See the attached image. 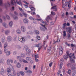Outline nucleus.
Instances as JSON below:
<instances>
[{
    "instance_id": "obj_64",
    "label": "nucleus",
    "mask_w": 76,
    "mask_h": 76,
    "mask_svg": "<svg viewBox=\"0 0 76 76\" xmlns=\"http://www.w3.org/2000/svg\"><path fill=\"white\" fill-rule=\"evenodd\" d=\"M50 24L51 25H54V23H53V22H51L50 23Z\"/></svg>"
},
{
    "instance_id": "obj_10",
    "label": "nucleus",
    "mask_w": 76,
    "mask_h": 76,
    "mask_svg": "<svg viewBox=\"0 0 76 76\" xmlns=\"http://www.w3.org/2000/svg\"><path fill=\"white\" fill-rule=\"evenodd\" d=\"M23 22L24 23H28L29 21L26 18H24L23 19Z\"/></svg>"
},
{
    "instance_id": "obj_58",
    "label": "nucleus",
    "mask_w": 76,
    "mask_h": 76,
    "mask_svg": "<svg viewBox=\"0 0 76 76\" xmlns=\"http://www.w3.org/2000/svg\"><path fill=\"white\" fill-rule=\"evenodd\" d=\"M5 41V39H1V42H4Z\"/></svg>"
},
{
    "instance_id": "obj_22",
    "label": "nucleus",
    "mask_w": 76,
    "mask_h": 76,
    "mask_svg": "<svg viewBox=\"0 0 76 76\" xmlns=\"http://www.w3.org/2000/svg\"><path fill=\"white\" fill-rule=\"evenodd\" d=\"M13 18L14 20H17L18 19V17L16 16L13 17Z\"/></svg>"
},
{
    "instance_id": "obj_54",
    "label": "nucleus",
    "mask_w": 76,
    "mask_h": 76,
    "mask_svg": "<svg viewBox=\"0 0 76 76\" xmlns=\"http://www.w3.org/2000/svg\"><path fill=\"white\" fill-rule=\"evenodd\" d=\"M14 14H15V15H18V14L16 11H15L14 12Z\"/></svg>"
},
{
    "instance_id": "obj_62",
    "label": "nucleus",
    "mask_w": 76,
    "mask_h": 76,
    "mask_svg": "<svg viewBox=\"0 0 76 76\" xmlns=\"http://www.w3.org/2000/svg\"><path fill=\"white\" fill-rule=\"evenodd\" d=\"M8 76H12V75H11V74L10 73H8Z\"/></svg>"
},
{
    "instance_id": "obj_8",
    "label": "nucleus",
    "mask_w": 76,
    "mask_h": 76,
    "mask_svg": "<svg viewBox=\"0 0 76 76\" xmlns=\"http://www.w3.org/2000/svg\"><path fill=\"white\" fill-rule=\"evenodd\" d=\"M72 28L70 27L66 28V29L68 30V31L69 33H71L72 32Z\"/></svg>"
},
{
    "instance_id": "obj_47",
    "label": "nucleus",
    "mask_w": 76,
    "mask_h": 76,
    "mask_svg": "<svg viewBox=\"0 0 76 76\" xmlns=\"http://www.w3.org/2000/svg\"><path fill=\"white\" fill-rule=\"evenodd\" d=\"M23 15H24V16H25V17L26 18V17H27V15H26V13H23Z\"/></svg>"
},
{
    "instance_id": "obj_50",
    "label": "nucleus",
    "mask_w": 76,
    "mask_h": 76,
    "mask_svg": "<svg viewBox=\"0 0 76 76\" xmlns=\"http://www.w3.org/2000/svg\"><path fill=\"white\" fill-rule=\"evenodd\" d=\"M72 3V1L71 0H69V1L68 2H66V3H68L69 4V3Z\"/></svg>"
},
{
    "instance_id": "obj_26",
    "label": "nucleus",
    "mask_w": 76,
    "mask_h": 76,
    "mask_svg": "<svg viewBox=\"0 0 76 76\" xmlns=\"http://www.w3.org/2000/svg\"><path fill=\"white\" fill-rule=\"evenodd\" d=\"M63 25V29H64L66 26H67V24H66V23H64Z\"/></svg>"
},
{
    "instance_id": "obj_43",
    "label": "nucleus",
    "mask_w": 76,
    "mask_h": 76,
    "mask_svg": "<svg viewBox=\"0 0 76 76\" xmlns=\"http://www.w3.org/2000/svg\"><path fill=\"white\" fill-rule=\"evenodd\" d=\"M72 73V71L70 69H69L68 71V74H70Z\"/></svg>"
},
{
    "instance_id": "obj_15",
    "label": "nucleus",
    "mask_w": 76,
    "mask_h": 76,
    "mask_svg": "<svg viewBox=\"0 0 76 76\" xmlns=\"http://www.w3.org/2000/svg\"><path fill=\"white\" fill-rule=\"evenodd\" d=\"M47 52L49 54H51V53L52 51L51 50V48H48Z\"/></svg>"
},
{
    "instance_id": "obj_4",
    "label": "nucleus",
    "mask_w": 76,
    "mask_h": 76,
    "mask_svg": "<svg viewBox=\"0 0 76 76\" xmlns=\"http://www.w3.org/2000/svg\"><path fill=\"white\" fill-rule=\"evenodd\" d=\"M59 55L61 56V55H62L63 54V49L60 46L59 47Z\"/></svg>"
},
{
    "instance_id": "obj_41",
    "label": "nucleus",
    "mask_w": 76,
    "mask_h": 76,
    "mask_svg": "<svg viewBox=\"0 0 76 76\" xmlns=\"http://www.w3.org/2000/svg\"><path fill=\"white\" fill-rule=\"evenodd\" d=\"M30 9H31V11H33V10H34V11H35V8H34L33 7H31L30 8Z\"/></svg>"
},
{
    "instance_id": "obj_44",
    "label": "nucleus",
    "mask_w": 76,
    "mask_h": 76,
    "mask_svg": "<svg viewBox=\"0 0 76 76\" xmlns=\"http://www.w3.org/2000/svg\"><path fill=\"white\" fill-rule=\"evenodd\" d=\"M34 56H35V58H39L38 54H37V55L35 54Z\"/></svg>"
},
{
    "instance_id": "obj_48",
    "label": "nucleus",
    "mask_w": 76,
    "mask_h": 76,
    "mask_svg": "<svg viewBox=\"0 0 76 76\" xmlns=\"http://www.w3.org/2000/svg\"><path fill=\"white\" fill-rule=\"evenodd\" d=\"M4 51L5 53H6L8 51V50H7V49H6V48H4Z\"/></svg>"
},
{
    "instance_id": "obj_45",
    "label": "nucleus",
    "mask_w": 76,
    "mask_h": 76,
    "mask_svg": "<svg viewBox=\"0 0 76 76\" xmlns=\"http://www.w3.org/2000/svg\"><path fill=\"white\" fill-rule=\"evenodd\" d=\"M7 72H10V69L9 68H7Z\"/></svg>"
},
{
    "instance_id": "obj_23",
    "label": "nucleus",
    "mask_w": 76,
    "mask_h": 76,
    "mask_svg": "<svg viewBox=\"0 0 76 76\" xmlns=\"http://www.w3.org/2000/svg\"><path fill=\"white\" fill-rule=\"evenodd\" d=\"M6 16L7 19H8V20H10V16H9V15H6Z\"/></svg>"
},
{
    "instance_id": "obj_11",
    "label": "nucleus",
    "mask_w": 76,
    "mask_h": 76,
    "mask_svg": "<svg viewBox=\"0 0 76 76\" xmlns=\"http://www.w3.org/2000/svg\"><path fill=\"white\" fill-rule=\"evenodd\" d=\"M15 1L18 4H19V5H20L21 6H22V2H21V1H19V2L18 1L16 0Z\"/></svg>"
},
{
    "instance_id": "obj_19",
    "label": "nucleus",
    "mask_w": 76,
    "mask_h": 76,
    "mask_svg": "<svg viewBox=\"0 0 76 76\" xmlns=\"http://www.w3.org/2000/svg\"><path fill=\"white\" fill-rule=\"evenodd\" d=\"M17 59H18V60H19L20 61V62H22V58H21V57H20V56H17Z\"/></svg>"
},
{
    "instance_id": "obj_27",
    "label": "nucleus",
    "mask_w": 76,
    "mask_h": 76,
    "mask_svg": "<svg viewBox=\"0 0 76 76\" xmlns=\"http://www.w3.org/2000/svg\"><path fill=\"white\" fill-rule=\"evenodd\" d=\"M9 67L10 69H12V70H13V67L12 65H9Z\"/></svg>"
},
{
    "instance_id": "obj_55",
    "label": "nucleus",
    "mask_w": 76,
    "mask_h": 76,
    "mask_svg": "<svg viewBox=\"0 0 76 76\" xmlns=\"http://www.w3.org/2000/svg\"><path fill=\"white\" fill-rule=\"evenodd\" d=\"M17 48H18V49H19L21 48V47H20V46H17Z\"/></svg>"
},
{
    "instance_id": "obj_52",
    "label": "nucleus",
    "mask_w": 76,
    "mask_h": 76,
    "mask_svg": "<svg viewBox=\"0 0 76 76\" xmlns=\"http://www.w3.org/2000/svg\"><path fill=\"white\" fill-rule=\"evenodd\" d=\"M36 38L38 40H40V37L39 36H37V37H36Z\"/></svg>"
},
{
    "instance_id": "obj_38",
    "label": "nucleus",
    "mask_w": 76,
    "mask_h": 76,
    "mask_svg": "<svg viewBox=\"0 0 76 76\" xmlns=\"http://www.w3.org/2000/svg\"><path fill=\"white\" fill-rule=\"evenodd\" d=\"M3 5V1L0 0V6H1Z\"/></svg>"
},
{
    "instance_id": "obj_18",
    "label": "nucleus",
    "mask_w": 76,
    "mask_h": 76,
    "mask_svg": "<svg viewBox=\"0 0 76 76\" xmlns=\"http://www.w3.org/2000/svg\"><path fill=\"white\" fill-rule=\"evenodd\" d=\"M31 59L32 58L31 57H27L26 58V60L27 61H30V60H31Z\"/></svg>"
},
{
    "instance_id": "obj_32",
    "label": "nucleus",
    "mask_w": 76,
    "mask_h": 76,
    "mask_svg": "<svg viewBox=\"0 0 76 76\" xmlns=\"http://www.w3.org/2000/svg\"><path fill=\"white\" fill-rule=\"evenodd\" d=\"M7 56H9V55H10V51H8L6 53Z\"/></svg>"
},
{
    "instance_id": "obj_57",
    "label": "nucleus",
    "mask_w": 76,
    "mask_h": 76,
    "mask_svg": "<svg viewBox=\"0 0 76 76\" xmlns=\"http://www.w3.org/2000/svg\"><path fill=\"white\" fill-rule=\"evenodd\" d=\"M57 55V53H56L55 54L54 56L55 58L56 57Z\"/></svg>"
},
{
    "instance_id": "obj_42",
    "label": "nucleus",
    "mask_w": 76,
    "mask_h": 76,
    "mask_svg": "<svg viewBox=\"0 0 76 76\" xmlns=\"http://www.w3.org/2000/svg\"><path fill=\"white\" fill-rule=\"evenodd\" d=\"M20 72H17V75L18 76H19L20 75Z\"/></svg>"
},
{
    "instance_id": "obj_60",
    "label": "nucleus",
    "mask_w": 76,
    "mask_h": 76,
    "mask_svg": "<svg viewBox=\"0 0 76 76\" xmlns=\"http://www.w3.org/2000/svg\"><path fill=\"white\" fill-rule=\"evenodd\" d=\"M0 48H1L2 47V44H1V42H0Z\"/></svg>"
},
{
    "instance_id": "obj_6",
    "label": "nucleus",
    "mask_w": 76,
    "mask_h": 76,
    "mask_svg": "<svg viewBox=\"0 0 76 76\" xmlns=\"http://www.w3.org/2000/svg\"><path fill=\"white\" fill-rule=\"evenodd\" d=\"M21 29L22 32H25V31H26V28L23 26H21Z\"/></svg>"
},
{
    "instance_id": "obj_14",
    "label": "nucleus",
    "mask_w": 76,
    "mask_h": 76,
    "mask_svg": "<svg viewBox=\"0 0 76 76\" xmlns=\"http://www.w3.org/2000/svg\"><path fill=\"white\" fill-rule=\"evenodd\" d=\"M9 25L10 28H12V26H13V22L10 21L9 22Z\"/></svg>"
},
{
    "instance_id": "obj_34",
    "label": "nucleus",
    "mask_w": 76,
    "mask_h": 76,
    "mask_svg": "<svg viewBox=\"0 0 76 76\" xmlns=\"http://www.w3.org/2000/svg\"><path fill=\"white\" fill-rule=\"evenodd\" d=\"M63 32L64 34L63 36L65 37L66 36V31H63Z\"/></svg>"
},
{
    "instance_id": "obj_28",
    "label": "nucleus",
    "mask_w": 76,
    "mask_h": 76,
    "mask_svg": "<svg viewBox=\"0 0 76 76\" xmlns=\"http://www.w3.org/2000/svg\"><path fill=\"white\" fill-rule=\"evenodd\" d=\"M9 67L10 69H12V70H13V67L12 65H9Z\"/></svg>"
},
{
    "instance_id": "obj_21",
    "label": "nucleus",
    "mask_w": 76,
    "mask_h": 76,
    "mask_svg": "<svg viewBox=\"0 0 76 76\" xmlns=\"http://www.w3.org/2000/svg\"><path fill=\"white\" fill-rule=\"evenodd\" d=\"M34 32L36 34H37V35H38V34H39V31L37 30H35Z\"/></svg>"
},
{
    "instance_id": "obj_9",
    "label": "nucleus",
    "mask_w": 76,
    "mask_h": 76,
    "mask_svg": "<svg viewBox=\"0 0 76 76\" xmlns=\"http://www.w3.org/2000/svg\"><path fill=\"white\" fill-rule=\"evenodd\" d=\"M4 6H5L6 8H7V7H10V4H9V2H8L7 4L5 3L4 4Z\"/></svg>"
},
{
    "instance_id": "obj_33",
    "label": "nucleus",
    "mask_w": 76,
    "mask_h": 76,
    "mask_svg": "<svg viewBox=\"0 0 76 76\" xmlns=\"http://www.w3.org/2000/svg\"><path fill=\"white\" fill-rule=\"evenodd\" d=\"M22 61L24 63H28V61H27L26 60L23 59L22 60Z\"/></svg>"
},
{
    "instance_id": "obj_53",
    "label": "nucleus",
    "mask_w": 76,
    "mask_h": 76,
    "mask_svg": "<svg viewBox=\"0 0 76 76\" xmlns=\"http://www.w3.org/2000/svg\"><path fill=\"white\" fill-rule=\"evenodd\" d=\"M53 65V62H51L49 64V66L50 67H51V66Z\"/></svg>"
},
{
    "instance_id": "obj_46",
    "label": "nucleus",
    "mask_w": 76,
    "mask_h": 76,
    "mask_svg": "<svg viewBox=\"0 0 76 76\" xmlns=\"http://www.w3.org/2000/svg\"><path fill=\"white\" fill-rule=\"evenodd\" d=\"M21 56L22 57H25V54L24 53H23L21 54Z\"/></svg>"
},
{
    "instance_id": "obj_24",
    "label": "nucleus",
    "mask_w": 76,
    "mask_h": 76,
    "mask_svg": "<svg viewBox=\"0 0 76 76\" xmlns=\"http://www.w3.org/2000/svg\"><path fill=\"white\" fill-rule=\"evenodd\" d=\"M13 1L15 3V4H16V2H15V0H11V4L12 5H14V3H13Z\"/></svg>"
},
{
    "instance_id": "obj_59",
    "label": "nucleus",
    "mask_w": 76,
    "mask_h": 76,
    "mask_svg": "<svg viewBox=\"0 0 76 76\" xmlns=\"http://www.w3.org/2000/svg\"><path fill=\"white\" fill-rule=\"evenodd\" d=\"M60 41V39H57V41H56L57 42H59Z\"/></svg>"
},
{
    "instance_id": "obj_63",
    "label": "nucleus",
    "mask_w": 76,
    "mask_h": 76,
    "mask_svg": "<svg viewBox=\"0 0 76 76\" xmlns=\"http://www.w3.org/2000/svg\"><path fill=\"white\" fill-rule=\"evenodd\" d=\"M13 55H15V54H16V52L14 51L13 52Z\"/></svg>"
},
{
    "instance_id": "obj_17",
    "label": "nucleus",
    "mask_w": 76,
    "mask_h": 76,
    "mask_svg": "<svg viewBox=\"0 0 76 76\" xmlns=\"http://www.w3.org/2000/svg\"><path fill=\"white\" fill-rule=\"evenodd\" d=\"M17 67L18 68H20V67H21V64L20 63H19V62H18L17 64Z\"/></svg>"
},
{
    "instance_id": "obj_39",
    "label": "nucleus",
    "mask_w": 76,
    "mask_h": 76,
    "mask_svg": "<svg viewBox=\"0 0 76 76\" xmlns=\"http://www.w3.org/2000/svg\"><path fill=\"white\" fill-rule=\"evenodd\" d=\"M71 37L70 34H68V39H70Z\"/></svg>"
},
{
    "instance_id": "obj_16",
    "label": "nucleus",
    "mask_w": 76,
    "mask_h": 76,
    "mask_svg": "<svg viewBox=\"0 0 76 76\" xmlns=\"http://www.w3.org/2000/svg\"><path fill=\"white\" fill-rule=\"evenodd\" d=\"M20 41H21V42H24L25 41V39H24V38L23 37L20 38Z\"/></svg>"
},
{
    "instance_id": "obj_20",
    "label": "nucleus",
    "mask_w": 76,
    "mask_h": 76,
    "mask_svg": "<svg viewBox=\"0 0 76 76\" xmlns=\"http://www.w3.org/2000/svg\"><path fill=\"white\" fill-rule=\"evenodd\" d=\"M16 32L17 34H21V31H20V30L19 29H18L17 30Z\"/></svg>"
},
{
    "instance_id": "obj_13",
    "label": "nucleus",
    "mask_w": 76,
    "mask_h": 76,
    "mask_svg": "<svg viewBox=\"0 0 76 76\" xmlns=\"http://www.w3.org/2000/svg\"><path fill=\"white\" fill-rule=\"evenodd\" d=\"M4 33L5 35H8L9 34H10V30H8L5 31Z\"/></svg>"
},
{
    "instance_id": "obj_56",
    "label": "nucleus",
    "mask_w": 76,
    "mask_h": 76,
    "mask_svg": "<svg viewBox=\"0 0 76 76\" xmlns=\"http://www.w3.org/2000/svg\"><path fill=\"white\" fill-rule=\"evenodd\" d=\"M31 14L32 15H35V13L34 12H32Z\"/></svg>"
},
{
    "instance_id": "obj_31",
    "label": "nucleus",
    "mask_w": 76,
    "mask_h": 76,
    "mask_svg": "<svg viewBox=\"0 0 76 76\" xmlns=\"http://www.w3.org/2000/svg\"><path fill=\"white\" fill-rule=\"evenodd\" d=\"M7 63L8 65H9V64H10V59H8L7 62Z\"/></svg>"
},
{
    "instance_id": "obj_61",
    "label": "nucleus",
    "mask_w": 76,
    "mask_h": 76,
    "mask_svg": "<svg viewBox=\"0 0 76 76\" xmlns=\"http://www.w3.org/2000/svg\"><path fill=\"white\" fill-rule=\"evenodd\" d=\"M41 22L42 23H44V22L42 20H41V19H40V20Z\"/></svg>"
},
{
    "instance_id": "obj_2",
    "label": "nucleus",
    "mask_w": 76,
    "mask_h": 76,
    "mask_svg": "<svg viewBox=\"0 0 76 76\" xmlns=\"http://www.w3.org/2000/svg\"><path fill=\"white\" fill-rule=\"evenodd\" d=\"M70 65L71 67V69L72 70H76V64H67V65L69 66Z\"/></svg>"
},
{
    "instance_id": "obj_36",
    "label": "nucleus",
    "mask_w": 76,
    "mask_h": 76,
    "mask_svg": "<svg viewBox=\"0 0 76 76\" xmlns=\"http://www.w3.org/2000/svg\"><path fill=\"white\" fill-rule=\"evenodd\" d=\"M7 43H5L4 45V48H6L7 47Z\"/></svg>"
},
{
    "instance_id": "obj_37",
    "label": "nucleus",
    "mask_w": 76,
    "mask_h": 76,
    "mask_svg": "<svg viewBox=\"0 0 76 76\" xmlns=\"http://www.w3.org/2000/svg\"><path fill=\"white\" fill-rule=\"evenodd\" d=\"M20 74L21 76H24V75H25L24 72L22 71H21L20 72Z\"/></svg>"
},
{
    "instance_id": "obj_3",
    "label": "nucleus",
    "mask_w": 76,
    "mask_h": 76,
    "mask_svg": "<svg viewBox=\"0 0 76 76\" xmlns=\"http://www.w3.org/2000/svg\"><path fill=\"white\" fill-rule=\"evenodd\" d=\"M36 45H37V47H38V50L39 51L40 50V49L42 47V45L41 43H39L38 45L37 44Z\"/></svg>"
},
{
    "instance_id": "obj_25",
    "label": "nucleus",
    "mask_w": 76,
    "mask_h": 76,
    "mask_svg": "<svg viewBox=\"0 0 76 76\" xmlns=\"http://www.w3.org/2000/svg\"><path fill=\"white\" fill-rule=\"evenodd\" d=\"M29 19L32 20H35V19H34L32 17H29Z\"/></svg>"
},
{
    "instance_id": "obj_29",
    "label": "nucleus",
    "mask_w": 76,
    "mask_h": 76,
    "mask_svg": "<svg viewBox=\"0 0 76 76\" xmlns=\"http://www.w3.org/2000/svg\"><path fill=\"white\" fill-rule=\"evenodd\" d=\"M1 72L2 74V75H3V73H4V69L3 68H1Z\"/></svg>"
},
{
    "instance_id": "obj_5",
    "label": "nucleus",
    "mask_w": 76,
    "mask_h": 76,
    "mask_svg": "<svg viewBox=\"0 0 76 76\" xmlns=\"http://www.w3.org/2000/svg\"><path fill=\"white\" fill-rule=\"evenodd\" d=\"M2 26L4 28H8V25L5 23H2Z\"/></svg>"
},
{
    "instance_id": "obj_51",
    "label": "nucleus",
    "mask_w": 76,
    "mask_h": 76,
    "mask_svg": "<svg viewBox=\"0 0 76 76\" xmlns=\"http://www.w3.org/2000/svg\"><path fill=\"white\" fill-rule=\"evenodd\" d=\"M55 14H56V13L55 12L53 11L51 12V14L52 15H54Z\"/></svg>"
},
{
    "instance_id": "obj_49",
    "label": "nucleus",
    "mask_w": 76,
    "mask_h": 76,
    "mask_svg": "<svg viewBox=\"0 0 76 76\" xmlns=\"http://www.w3.org/2000/svg\"><path fill=\"white\" fill-rule=\"evenodd\" d=\"M76 75V72H72V75L73 76H75Z\"/></svg>"
},
{
    "instance_id": "obj_7",
    "label": "nucleus",
    "mask_w": 76,
    "mask_h": 76,
    "mask_svg": "<svg viewBox=\"0 0 76 76\" xmlns=\"http://www.w3.org/2000/svg\"><path fill=\"white\" fill-rule=\"evenodd\" d=\"M7 40L8 42H11L12 41V37L10 36H8L7 37Z\"/></svg>"
},
{
    "instance_id": "obj_12",
    "label": "nucleus",
    "mask_w": 76,
    "mask_h": 76,
    "mask_svg": "<svg viewBox=\"0 0 76 76\" xmlns=\"http://www.w3.org/2000/svg\"><path fill=\"white\" fill-rule=\"evenodd\" d=\"M57 6L56 5H55V6H53V7H52L51 8V9H54V10L55 11H57Z\"/></svg>"
},
{
    "instance_id": "obj_1",
    "label": "nucleus",
    "mask_w": 76,
    "mask_h": 76,
    "mask_svg": "<svg viewBox=\"0 0 76 76\" xmlns=\"http://www.w3.org/2000/svg\"><path fill=\"white\" fill-rule=\"evenodd\" d=\"M67 55H65L64 56V58L65 60H67L68 58V56H69V58L70 59V60L72 63H75V56H74V54H73L70 53L69 54L67 53Z\"/></svg>"
},
{
    "instance_id": "obj_40",
    "label": "nucleus",
    "mask_w": 76,
    "mask_h": 76,
    "mask_svg": "<svg viewBox=\"0 0 76 76\" xmlns=\"http://www.w3.org/2000/svg\"><path fill=\"white\" fill-rule=\"evenodd\" d=\"M40 29L41 30V31H45V30L44 29V28L41 27H40Z\"/></svg>"
},
{
    "instance_id": "obj_35",
    "label": "nucleus",
    "mask_w": 76,
    "mask_h": 76,
    "mask_svg": "<svg viewBox=\"0 0 76 76\" xmlns=\"http://www.w3.org/2000/svg\"><path fill=\"white\" fill-rule=\"evenodd\" d=\"M26 51L27 52V53H31V50H30L28 48H27L26 49Z\"/></svg>"
},
{
    "instance_id": "obj_30",
    "label": "nucleus",
    "mask_w": 76,
    "mask_h": 76,
    "mask_svg": "<svg viewBox=\"0 0 76 76\" xmlns=\"http://www.w3.org/2000/svg\"><path fill=\"white\" fill-rule=\"evenodd\" d=\"M26 73H32V71L31 70H28L26 72Z\"/></svg>"
}]
</instances>
